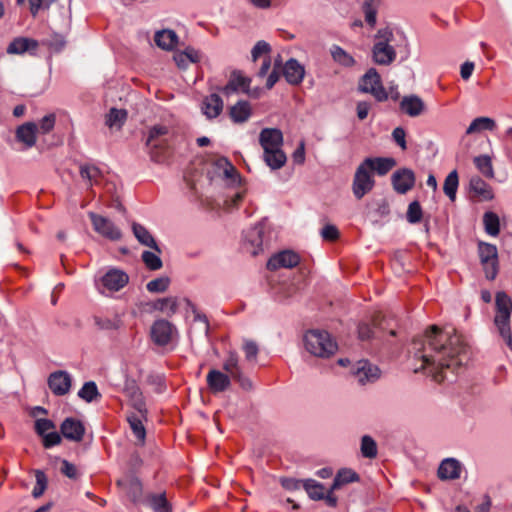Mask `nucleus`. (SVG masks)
Wrapping results in <instances>:
<instances>
[{
	"mask_svg": "<svg viewBox=\"0 0 512 512\" xmlns=\"http://www.w3.org/2000/svg\"><path fill=\"white\" fill-rule=\"evenodd\" d=\"M414 358L421 361V370H427L436 382L449 379L452 373L469 360L468 346L453 327L438 329L432 326L415 337L411 344Z\"/></svg>",
	"mask_w": 512,
	"mask_h": 512,
	"instance_id": "1",
	"label": "nucleus"
},
{
	"mask_svg": "<svg viewBox=\"0 0 512 512\" xmlns=\"http://www.w3.org/2000/svg\"><path fill=\"white\" fill-rule=\"evenodd\" d=\"M397 47L404 48L405 60L409 56V44L405 34L401 31H393L386 27L379 29L375 35V41L372 47V60L375 64L388 66L396 59Z\"/></svg>",
	"mask_w": 512,
	"mask_h": 512,
	"instance_id": "2",
	"label": "nucleus"
},
{
	"mask_svg": "<svg viewBox=\"0 0 512 512\" xmlns=\"http://www.w3.org/2000/svg\"><path fill=\"white\" fill-rule=\"evenodd\" d=\"M173 137L174 130L165 124H155L149 127L145 144L153 162H164L166 151L171 147Z\"/></svg>",
	"mask_w": 512,
	"mask_h": 512,
	"instance_id": "3",
	"label": "nucleus"
},
{
	"mask_svg": "<svg viewBox=\"0 0 512 512\" xmlns=\"http://www.w3.org/2000/svg\"><path fill=\"white\" fill-rule=\"evenodd\" d=\"M511 313L512 297L504 291H498L495 295V316L493 322L499 335L512 351Z\"/></svg>",
	"mask_w": 512,
	"mask_h": 512,
	"instance_id": "4",
	"label": "nucleus"
},
{
	"mask_svg": "<svg viewBox=\"0 0 512 512\" xmlns=\"http://www.w3.org/2000/svg\"><path fill=\"white\" fill-rule=\"evenodd\" d=\"M305 349L313 356L328 358L337 351V343L327 331L310 330L304 335Z\"/></svg>",
	"mask_w": 512,
	"mask_h": 512,
	"instance_id": "5",
	"label": "nucleus"
},
{
	"mask_svg": "<svg viewBox=\"0 0 512 512\" xmlns=\"http://www.w3.org/2000/svg\"><path fill=\"white\" fill-rule=\"evenodd\" d=\"M359 90L371 94L377 101L388 99V94L382 85L381 77L375 68H370L359 81Z\"/></svg>",
	"mask_w": 512,
	"mask_h": 512,
	"instance_id": "6",
	"label": "nucleus"
},
{
	"mask_svg": "<svg viewBox=\"0 0 512 512\" xmlns=\"http://www.w3.org/2000/svg\"><path fill=\"white\" fill-rule=\"evenodd\" d=\"M479 257L483 266L485 277L494 280L498 274V252L493 244L479 243Z\"/></svg>",
	"mask_w": 512,
	"mask_h": 512,
	"instance_id": "7",
	"label": "nucleus"
},
{
	"mask_svg": "<svg viewBox=\"0 0 512 512\" xmlns=\"http://www.w3.org/2000/svg\"><path fill=\"white\" fill-rule=\"evenodd\" d=\"M375 185L371 171L362 162L356 169L353 178L352 191L356 199H362Z\"/></svg>",
	"mask_w": 512,
	"mask_h": 512,
	"instance_id": "8",
	"label": "nucleus"
},
{
	"mask_svg": "<svg viewBox=\"0 0 512 512\" xmlns=\"http://www.w3.org/2000/svg\"><path fill=\"white\" fill-rule=\"evenodd\" d=\"M177 334L176 327L165 319L156 320L150 330L151 339L157 346L168 345Z\"/></svg>",
	"mask_w": 512,
	"mask_h": 512,
	"instance_id": "9",
	"label": "nucleus"
},
{
	"mask_svg": "<svg viewBox=\"0 0 512 512\" xmlns=\"http://www.w3.org/2000/svg\"><path fill=\"white\" fill-rule=\"evenodd\" d=\"M128 281L129 277L124 271L113 268L101 276L97 282V286L102 293H104V291L101 290L100 286L109 292H117L125 287Z\"/></svg>",
	"mask_w": 512,
	"mask_h": 512,
	"instance_id": "10",
	"label": "nucleus"
},
{
	"mask_svg": "<svg viewBox=\"0 0 512 512\" xmlns=\"http://www.w3.org/2000/svg\"><path fill=\"white\" fill-rule=\"evenodd\" d=\"M89 217L97 233L112 241L121 239V230L110 219L93 212L89 213Z\"/></svg>",
	"mask_w": 512,
	"mask_h": 512,
	"instance_id": "11",
	"label": "nucleus"
},
{
	"mask_svg": "<svg viewBox=\"0 0 512 512\" xmlns=\"http://www.w3.org/2000/svg\"><path fill=\"white\" fill-rule=\"evenodd\" d=\"M47 384L55 396H64L71 389L72 377L67 371H54L49 375Z\"/></svg>",
	"mask_w": 512,
	"mask_h": 512,
	"instance_id": "12",
	"label": "nucleus"
},
{
	"mask_svg": "<svg viewBox=\"0 0 512 512\" xmlns=\"http://www.w3.org/2000/svg\"><path fill=\"white\" fill-rule=\"evenodd\" d=\"M243 249L252 256L263 251V226L256 225L244 232Z\"/></svg>",
	"mask_w": 512,
	"mask_h": 512,
	"instance_id": "13",
	"label": "nucleus"
},
{
	"mask_svg": "<svg viewBox=\"0 0 512 512\" xmlns=\"http://www.w3.org/2000/svg\"><path fill=\"white\" fill-rule=\"evenodd\" d=\"M352 373L361 385L373 383L380 377L379 368L367 360L358 361L354 365Z\"/></svg>",
	"mask_w": 512,
	"mask_h": 512,
	"instance_id": "14",
	"label": "nucleus"
},
{
	"mask_svg": "<svg viewBox=\"0 0 512 512\" xmlns=\"http://www.w3.org/2000/svg\"><path fill=\"white\" fill-rule=\"evenodd\" d=\"M415 173L409 168L396 170L391 176L394 190L399 194H406L415 185Z\"/></svg>",
	"mask_w": 512,
	"mask_h": 512,
	"instance_id": "15",
	"label": "nucleus"
},
{
	"mask_svg": "<svg viewBox=\"0 0 512 512\" xmlns=\"http://www.w3.org/2000/svg\"><path fill=\"white\" fill-rule=\"evenodd\" d=\"M300 262V257L297 253L291 250H284L273 255L267 262V268L275 271L280 268H293Z\"/></svg>",
	"mask_w": 512,
	"mask_h": 512,
	"instance_id": "16",
	"label": "nucleus"
},
{
	"mask_svg": "<svg viewBox=\"0 0 512 512\" xmlns=\"http://www.w3.org/2000/svg\"><path fill=\"white\" fill-rule=\"evenodd\" d=\"M60 431L66 439L74 442H80L84 437L85 427L80 420L68 417L62 422Z\"/></svg>",
	"mask_w": 512,
	"mask_h": 512,
	"instance_id": "17",
	"label": "nucleus"
},
{
	"mask_svg": "<svg viewBox=\"0 0 512 512\" xmlns=\"http://www.w3.org/2000/svg\"><path fill=\"white\" fill-rule=\"evenodd\" d=\"M259 143L263 151L282 148L283 133L278 128H264L259 134Z\"/></svg>",
	"mask_w": 512,
	"mask_h": 512,
	"instance_id": "18",
	"label": "nucleus"
},
{
	"mask_svg": "<svg viewBox=\"0 0 512 512\" xmlns=\"http://www.w3.org/2000/svg\"><path fill=\"white\" fill-rule=\"evenodd\" d=\"M251 79L244 76L240 71H233L227 84L220 90L225 96L241 91L247 93L250 87Z\"/></svg>",
	"mask_w": 512,
	"mask_h": 512,
	"instance_id": "19",
	"label": "nucleus"
},
{
	"mask_svg": "<svg viewBox=\"0 0 512 512\" xmlns=\"http://www.w3.org/2000/svg\"><path fill=\"white\" fill-rule=\"evenodd\" d=\"M207 386L214 394L227 390L231 385V377L217 369H211L206 376Z\"/></svg>",
	"mask_w": 512,
	"mask_h": 512,
	"instance_id": "20",
	"label": "nucleus"
},
{
	"mask_svg": "<svg viewBox=\"0 0 512 512\" xmlns=\"http://www.w3.org/2000/svg\"><path fill=\"white\" fill-rule=\"evenodd\" d=\"M283 75L290 85H299L305 76V68L295 58L287 60L283 66Z\"/></svg>",
	"mask_w": 512,
	"mask_h": 512,
	"instance_id": "21",
	"label": "nucleus"
},
{
	"mask_svg": "<svg viewBox=\"0 0 512 512\" xmlns=\"http://www.w3.org/2000/svg\"><path fill=\"white\" fill-rule=\"evenodd\" d=\"M223 106L222 98L216 93H211L203 99L201 111L207 119H215L223 111Z\"/></svg>",
	"mask_w": 512,
	"mask_h": 512,
	"instance_id": "22",
	"label": "nucleus"
},
{
	"mask_svg": "<svg viewBox=\"0 0 512 512\" xmlns=\"http://www.w3.org/2000/svg\"><path fill=\"white\" fill-rule=\"evenodd\" d=\"M132 232L137 241L146 247H149L150 249L154 250L155 252L161 254L162 250L158 246L155 238L151 234V232L142 224L133 222L132 223Z\"/></svg>",
	"mask_w": 512,
	"mask_h": 512,
	"instance_id": "23",
	"label": "nucleus"
},
{
	"mask_svg": "<svg viewBox=\"0 0 512 512\" xmlns=\"http://www.w3.org/2000/svg\"><path fill=\"white\" fill-rule=\"evenodd\" d=\"M461 463L455 458L444 459L438 468V477L441 480H455L460 478Z\"/></svg>",
	"mask_w": 512,
	"mask_h": 512,
	"instance_id": "24",
	"label": "nucleus"
},
{
	"mask_svg": "<svg viewBox=\"0 0 512 512\" xmlns=\"http://www.w3.org/2000/svg\"><path fill=\"white\" fill-rule=\"evenodd\" d=\"M37 132V124L34 122H26L16 129L15 136L18 142L23 143L26 148H31L36 143Z\"/></svg>",
	"mask_w": 512,
	"mask_h": 512,
	"instance_id": "25",
	"label": "nucleus"
},
{
	"mask_svg": "<svg viewBox=\"0 0 512 512\" xmlns=\"http://www.w3.org/2000/svg\"><path fill=\"white\" fill-rule=\"evenodd\" d=\"M38 48V42L31 38L17 37L14 38L7 47L8 54H24L29 52L34 54Z\"/></svg>",
	"mask_w": 512,
	"mask_h": 512,
	"instance_id": "26",
	"label": "nucleus"
},
{
	"mask_svg": "<svg viewBox=\"0 0 512 512\" xmlns=\"http://www.w3.org/2000/svg\"><path fill=\"white\" fill-rule=\"evenodd\" d=\"M363 163L371 173L376 172L380 176L386 175L396 164L393 158L385 157H368L364 159Z\"/></svg>",
	"mask_w": 512,
	"mask_h": 512,
	"instance_id": "27",
	"label": "nucleus"
},
{
	"mask_svg": "<svg viewBox=\"0 0 512 512\" xmlns=\"http://www.w3.org/2000/svg\"><path fill=\"white\" fill-rule=\"evenodd\" d=\"M144 504L150 507L153 512H172V505L166 498L165 492L147 493Z\"/></svg>",
	"mask_w": 512,
	"mask_h": 512,
	"instance_id": "28",
	"label": "nucleus"
},
{
	"mask_svg": "<svg viewBox=\"0 0 512 512\" xmlns=\"http://www.w3.org/2000/svg\"><path fill=\"white\" fill-rule=\"evenodd\" d=\"M400 109L410 117H417L423 113L425 104L419 96L409 95L402 98Z\"/></svg>",
	"mask_w": 512,
	"mask_h": 512,
	"instance_id": "29",
	"label": "nucleus"
},
{
	"mask_svg": "<svg viewBox=\"0 0 512 512\" xmlns=\"http://www.w3.org/2000/svg\"><path fill=\"white\" fill-rule=\"evenodd\" d=\"M251 115L252 108L246 100H240L229 108V116L234 123H244Z\"/></svg>",
	"mask_w": 512,
	"mask_h": 512,
	"instance_id": "30",
	"label": "nucleus"
},
{
	"mask_svg": "<svg viewBox=\"0 0 512 512\" xmlns=\"http://www.w3.org/2000/svg\"><path fill=\"white\" fill-rule=\"evenodd\" d=\"M154 41L163 50H173L177 46L178 36L173 30L164 29L155 33Z\"/></svg>",
	"mask_w": 512,
	"mask_h": 512,
	"instance_id": "31",
	"label": "nucleus"
},
{
	"mask_svg": "<svg viewBox=\"0 0 512 512\" xmlns=\"http://www.w3.org/2000/svg\"><path fill=\"white\" fill-rule=\"evenodd\" d=\"M263 160L272 170L283 167L287 161V157L282 148L263 151Z\"/></svg>",
	"mask_w": 512,
	"mask_h": 512,
	"instance_id": "32",
	"label": "nucleus"
},
{
	"mask_svg": "<svg viewBox=\"0 0 512 512\" xmlns=\"http://www.w3.org/2000/svg\"><path fill=\"white\" fill-rule=\"evenodd\" d=\"M146 418L147 417L137 416L136 413H129L127 415L129 426L135 438L141 443H144L146 438V429L143 424V421L146 420Z\"/></svg>",
	"mask_w": 512,
	"mask_h": 512,
	"instance_id": "33",
	"label": "nucleus"
},
{
	"mask_svg": "<svg viewBox=\"0 0 512 512\" xmlns=\"http://www.w3.org/2000/svg\"><path fill=\"white\" fill-rule=\"evenodd\" d=\"M470 189L483 200H491L494 196L490 185L478 176L471 178Z\"/></svg>",
	"mask_w": 512,
	"mask_h": 512,
	"instance_id": "34",
	"label": "nucleus"
},
{
	"mask_svg": "<svg viewBox=\"0 0 512 512\" xmlns=\"http://www.w3.org/2000/svg\"><path fill=\"white\" fill-rule=\"evenodd\" d=\"M496 128V122L490 117L475 118L466 130V134H474L482 131H492Z\"/></svg>",
	"mask_w": 512,
	"mask_h": 512,
	"instance_id": "35",
	"label": "nucleus"
},
{
	"mask_svg": "<svg viewBox=\"0 0 512 512\" xmlns=\"http://www.w3.org/2000/svg\"><path fill=\"white\" fill-rule=\"evenodd\" d=\"M332 59L341 66L352 67L355 65V59L339 45H332L330 48Z\"/></svg>",
	"mask_w": 512,
	"mask_h": 512,
	"instance_id": "36",
	"label": "nucleus"
},
{
	"mask_svg": "<svg viewBox=\"0 0 512 512\" xmlns=\"http://www.w3.org/2000/svg\"><path fill=\"white\" fill-rule=\"evenodd\" d=\"M222 368L231 378L239 376L242 368L239 363V356L235 351L228 352V355L223 362Z\"/></svg>",
	"mask_w": 512,
	"mask_h": 512,
	"instance_id": "37",
	"label": "nucleus"
},
{
	"mask_svg": "<svg viewBox=\"0 0 512 512\" xmlns=\"http://www.w3.org/2000/svg\"><path fill=\"white\" fill-rule=\"evenodd\" d=\"M483 225L485 232L493 237L499 235L500 232V219L498 215L492 211H487L483 215Z\"/></svg>",
	"mask_w": 512,
	"mask_h": 512,
	"instance_id": "38",
	"label": "nucleus"
},
{
	"mask_svg": "<svg viewBox=\"0 0 512 512\" xmlns=\"http://www.w3.org/2000/svg\"><path fill=\"white\" fill-rule=\"evenodd\" d=\"M459 186V177L456 170L451 171L445 178L443 184L444 194L451 200L455 201Z\"/></svg>",
	"mask_w": 512,
	"mask_h": 512,
	"instance_id": "39",
	"label": "nucleus"
},
{
	"mask_svg": "<svg viewBox=\"0 0 512 512\" xmlns=\"http://www.w3.org/2000/svg\"><path fill=\"white\" fill-rule=\"evenodd\" d=\"M303 488L312 500H322L325 497L324 485L313 479L303 481Z\"/></svg>",
	"mask_w": 512,
	"mask_h": 512,
	"instance_id": "40",
	"label": "nucleus"
},
{
	"mask_svg": "<svg viewBox=\"0 0 512 512\" xmlns=\"http://www.w3.org/2000/svg\"><path fill=\"white\" fill-rule=\"evenodd\" d=\"M359 477L356 472L351 469H341L334 477L332 490H337L341 486L358 481Z\"/></svg>",
	"mask_w": 512,
	"mask_h": 512,
	"instance_id": "41",
	"label": "nucleus"
},
{
	"mask_svg": "<svg viewBox=\"0 0 512 512\" xmlns=\"http://www.w3.org/2000/svg\"><path fill=\"white\" fill-rule=\"evenodd\" d=\"M361 454L364 458L373 459L378 454L376 441L369 435H364L361 438L360 444Z\"/></svg>",
	"mask_w": 512,
	"mask_h": 512,
	"instance_id": "42",
	"label": "nucleus"
},
{
	"mask_svg": "<svg viewBox=\"0 0 512 512\" xmlns=\"http://www.w3.org/2000/svg\"><path fill=\"white\" fill-rule=\"evenodd\" d=\"M127 118V112L124 109H110L106 116V125L110 128H121Z\"/></svg>",
	"mask_w": 512,
	"mask_h": 512,
	"instance_id": "43",
	"label": "nucleus"
},
{
	"mask_svg": "<svg viewBox=\"0 0 512 512\" xmlns=\"http://www.w3.org/2000/svg\"><path fill=\"white\" fill-rule=\"evenodd\" d=\"M78 396L86 402L91 403L100 397V393L96 383L94 381H88L85 382L81 389L78 391Z\"/></svg>",
	"mask_w": 512,
	"mask_h": 512,
	"instance_id": "44",
	"label": "nucleus"
},
{
	"mask_svg": "<svg viewBox=\"0 0 512 512\" xmlns=\"http://www.w3.org/2000/svg\"><path fill=\"white\" fill-rule=\"evenodd\" d=\"M380 0H366L363 3V12L365 16V21L371 27H374L376 24V16L377 10L379 7Z\"/></svg>",
	"mask_w": 512,
	"mask_h": 512,
	"instance_id": "45",
	"label": "nucleus"
},
{
	"mask_svg": "<svg viewBox=\"0 0 512 512\" xmlns=\"http://www.w3.org/2000/svg\"><path fill=\"white\" fill-rule=\"evenodd\" d=\"M160 254L153 251H143L141 254V259L145 266L152 271H156L162 268L163 263L159 256Z\"/></svg>",
	"mask_w": 512,
	"mask_h": 512,
	"instance_id": "46",
	"label": "nucleus"
},
{
	"mask_svg": "<svg viewBox=\"0 0 512 512\" xmlns=\"http://www.w3.org/2000/svg\"><path fill=\"white\" fill-rule=\"evenodd\" d=\"M155 309L166 313L167 315H173L177 312L178 302L175 297H166L158 299L154 305Z\"/></svg>",
	"mask_w": 512,
	"mask_h": 512,
	"instance_id": "47",
	"label": "nucleus"
},
{
	"mask_svg": "<svg viewBox=\"0 0 512 512\" xmlns=\"http://www.w3.org/2000/svg\"><path fill=\"white\" fill-rule=\"evenodd\" d=\"M477 169L486 177L492 178L494 176L491 158L487 155H481L474 159Z\"/></svg>",
	"mask_w": 512,
	"mask_h": 512,
	"instance_id": "48",
	"label": "nucleus"
},
{
	"mask_svg": "<svg viewBox=\"0 0 512 512\" xmlns=\"http://www.w3.org/2000/svg\"><path fill=\"white\" fill-rule=\"evenodd\" d=\"M126 490L129 497L134 501H138L142 496V483L137 477H130L126 482Z\"/></svg>",
	"mask_w": 512,
	"mask_h": 512,
	"instance_id": "49",
	"label": "nucleus"
},
{
	"mask_svg": "<svg viewBox=\"0 0 512 512\" xmlns=\"http://www.w3.org/2000/svg\"><path fill=\"white\" fill-rule=\"evenodd\" d=\"M170 285V278L168 276H161L149 281L146 288L151 293H163Z\"/></svg>",
	"mask_w": 512,
	"mask_h": 512,
	"instance_id": "50",
	"label": "nucleus"
},
{
	"mask_svg": "<svg viewBox=\"0 0 512 512\" xmlns=\"http://www.w3.org/2000/svg\"><path fill=\"white\" fill-rule=\"evenodd\" d=\"M185 302H186L188 308L191 310V312L194 315V318H193L194 322H200L203 324V333L207 337L209 334V330H210V325H209L207 316L205 314L201 313L197 309L196 305L194 303H192L189 299H185Z\"/></svg>",
	"mask_w": 512,
	"mask_h": 512,
	"instance_id": "51",
	"label": "nucleus"
},
{
	"mask_svg": "<svg viewBox=\"0 0 512 512\" xmlns=\"http://www.w3.org/2000/svg\"><path fill=\"white\" fill-rule=\"evenodd\" d=\"M36 484L32 490V495L34 498H39L43 495L44 491L47 488V477L46 474L41 470L35 471Z\"/></svg>",
	"mask_w": 512,
	"mask_h": 512,
	"instance_id": "52",
	"label": "nucleus"
},
{
	"mask_svg": "<svg viewBox=\"0 0 512 512\" xmlns=\"http://www.w3.org/2000/svg\"><path fill=\"white\" fill-rule=\"evenodd\" d=\"M422 208L418 201H413L409 204L406 218L411 224L419 223L422 219Z\"/></svg>",
	"mask_w": 512,
	"mask_h": 512,
	"instance_id": "53",
	"label": "nucleus"
},
{
	"mask_svg": "<svg viewBox=\"0 0 512 512\" xmlns=\"http://www.w3.org/2000/svg\"><path fill=\"white\" fill-rule=\"evenodd\" d=\"M217 165L223 167L224 178L232 180L233 182L236 180L238 173L235 167L226 158L219 159Z\"/></svg>",
	"mask_w": 512,
	"mask_h": 512,
	"instance_id": "54",
	"label": "nucleus"
},
{
	"mask_svg": "<svg viewBox=\"0 0 512 512\" xmlns=\"http://www.w3.org/2000/svg\"><path fill=\"white\" fill-rule=\"evenodd\" d=\"M53 429H55V424L50 419L40 418L35 421V431L41 437Z\"/></svg>",
	"mask_w": 512,
	"mask_h": 512,
	"instance_id": "55",
	"label": "nucleus"
},
{
	"mask_svg": "<svg viewBox=\"0 0 512 512\" xmlns=\"http://www.w3.org/2000/svg\"><path fill=\"white\" fill-rule=\"evenodd\" d=\"M124 393L129 401L139 398L143 395L141 389L134 380H127L124 385Z\"/></svg>",
	"mask_w": 512,
	"mask_h": 512,
	"instance_id": "56",
	"label": "nucleus"
},
{
	"mask_svg": "<svg viewBox=\"0 0 512 512\" xmlns=\"http://www.w3.org/2000/svg\"><path fill=\"white\" fill-rule=\"evenodd\" d=\"M95 324L97 325V327L99 329H102V330H116L119 328L120 320L117 318L110 319V318L96 317Z\"/></svg>",
	"mask_w": 512,
	"mask_h": 512,
	"instance_id": "57",
	"label": "nucleus"
},
{
	"mask_svg": "<svg viewBox=\"0 0 512 512\" xmlns=\"http://www.w3.org/2000/svg\"><path fill=\"white\" fill-rule=\"evenodd\" d=\"M56 122V117L54 114L45 115L40 121L38 126V131L41 134H47L53 130Z\"/></svg>",
	"mask_w": 512,
	"mask_h": 512,
	"instance_id": "58",
	"label": "nucleus"
},
{
	"mask_svg": "<svg viewBox=\"0 0 512 512\" xmlns=\"http://www.w3.org/2000/svg\"><path fill=\"white\" fill-rule=\"evenodd\" d=\"M243 351L247 361H255L259 352L256 342L252 340H245L243 344Z\"/></svg>",
	"mask_w": 512,
	"mask_h": 512,
	"instance_id": "59",
	"label": "nucleus"
},
{
	"mask_svg": "<svg viewBox=\"0 0 512 512\" xmlns=\"http://www.w3.org/2000/svg\"><path fill=\"white\" fill-rule=\"evenodd\" d=\"M80 175L83 179L92 182L98 178L100 170L96 166L86 164L80 167Z\"/></svg>",
	"mask_w": 512,
	"mask_h": 512,
	"instance_id": "60",
	"label": "nucleus"
},
{
	"mask_svg": "<svg viewBox=\"0 0 512 512\" xmlns=\"http://www.w3.org/2000/svg\"><path fill=\"white\" fill-rule=\"evenodd\" d=\"M281 486L287 491H296L303 486V481L293 477H281L279 480Z\"/></svg>",
	"mask_w": 512,
	"mask_h": 512,
	"instance_id": "61",
	"label": "nucleus"
},
{
	"mask_svg": "<svg viewBox=\"0 0 512 512\" xmlns=\"http://www.w3.org/2000/svg\"><path fill=\"white\" fill-rule=\"evenodd\" d=\"M270 49V45L266 41H258L251 51L252 60L256 61L261 55L268 54Z\"/></svg>",
	"mask_w": 512,
	"mask_h": 512,
	"instance_id": "62",
	"label": "nucleus"
},
{
	"mask_svg": "<svg viewBox=\"0 0 512 512\" xmlns=\"http://www.w3.org/2000/svg\"><path fill=\"white\" fill-rule=\"evenodd\" d=\"M43 446L46 449H50L61 443V436L57 431H51L45 434L43 437Z\"/></svg>",
	"mask_w": 512,
	"mask_h": 512,
	"instance_id": "63",
	"label": "nucleus"
},
{
	"mask_svg": "<svg viewBox=\"0 0 512 512\" xmlns=\"http://www.w3.org/2000/svg\"><path fill=\"white\" fill-rule=\"evenodd\" d=\"M66 41L63 36L55 34L47 41V46L50 50L58 53L65 47Z\"/></svg>",
	"mask_w": 512,
	"mask_h": 512,
	"instance_id": "64",
	"label": "nucleus"
}]
</instances>
